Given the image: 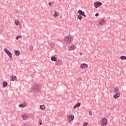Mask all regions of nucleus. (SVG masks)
<instances>
[{
	"instance_id": "f257e3e1",
	"label": "nucleus",
	"mask_w": 126,
	"mask_h": 126,
	"mask_svg": "<svg viewBox=\"0 0 126 126\" xmlns=\"http://www.w3.org/2000/svg\"><path fill=\"white\" fill-rule=\"evenodd\" d=\"M114 92L115 93L114 94H113V99H117L118 98H120L121 96V92H120V88L118 87H115L114 89Z\"/></svg>"
},
{
	"instance_id": "f03ea898",
	"label": "nucleus",
	"mask_w": 126,
	"mask_h": 126,
	"mask_svg": "<svg viewBox=\"0 0 126 126\" xmlns=\"http://www.w3.org/2000/svg\"><path fill=\"white\" fill-rule=\"evenodd\" d=\"M32 90L34 93H39L41 92V86L37 84H35L33 85Z\"/></svg>"
},
{
	"instance_id": "7ed1b4c3",
	"label": "nucleus",
	"mask_w": 126,
	"mask_h": 126,
	"mask_svg": "<svg viewBox=\"0 0 126 126\" xmlns=\"http://www.w3.org/2000/svg\"><path fill=\"white\" fill-rule=\"evenodd\" d=\"M73 40V38L71 35H67L64 37V41L66 44H70L72 40Z\"/></svg>"
},
{
	"instance_id": "20e7f679",
	"label": "nucleus",
	"mask_w": 126,
	"mask_h": 126,
	"mask_svg": "<svg viewBox=\"0 0 126 126\" xmlns=\"http://www.w3.org/2000/svg\"><path fill=\"white\" fill-rule=\"evenodd\" d=\"M101 126H107L108 125V119L106 117L102 118L100 122Z\"/></svg>"
},
{
	"instance_id": "39448f33",
	"label": "nucleus",
	"mask_w": 126,
	"mask_h": 126,
	"mask_svg": "<svg viewBox=\"0 0 126 126\" xmlns=\"http://www.w3.org/2000/svg\"><path fill=\"white\" fill-rule=\"evenodd\" d=\"M4 52L7 55L9 59H12V54L6 48L4 49Z\"/></svg>"
},
{
	"instance_id": "423d86ee",
	"label": "nucleus",
	"mask_w": 126,
	"mask_h": 126,
	"mask_svg": "<svg viewBox=\"0 0 126 126\" xmlns=\"http://www.w3.org/2000/svg\"><path fill=\"white\" fill-rule=\"evenodd\" d=\"M89 66L88 64H86V63H82L80 65V69H86Z\"/></svg>"
},
{
	"instance_id": "0eeeda50",
	"label": "nucleus",
	"mask_w": 126,
	"mask_h": 126,
	"mask_svg": "<svg viewBox=\"0 0 126 126\" xmlns=\"http://www.w3.org/2000/svg\"><path fill=\"white\" fill-rule=\"evenodd\" d=\"M67 120L68 122H72L74 120V115L72 114L68 115L67 116Z\"/></svg>"
},
{
	"instance_id": "6e6552de",
	"label": "nucleus",
	"mask_w": 126,
	"mask_h": 126,
	"mask_svg": "<svg viewBox=\"0 0 126 126\" xmlns=\"http://www.w3.org/2000/svg\"><path fill=\"white\" fill-rule=\"evenodd\" d=\"M102 4H103L102 2L96 1L94 3V7H95V8H97V7L101 6Z\"/></svg>"
},
{
	"instance_id": "1a4fd4ad",
	"label": "nucleus",
	"mask_w": 126,
	"mask_h": 126,
	"mask_svg": "<svg viewBox=\"0 0 126 126\" xmlns=\"http://www.w3.org/2000/svg\"><path fill=\"white\" fill-rule=\"evenodd\" d=\"M76 49V46L74 45H70L68 48L69 51H74V50H75Z\"/></svg>"
},
{
	"instance_id": "9d476101",
	"label": "nucleus",
	"mask_w": 126,
	"mask_h": 126,
	"mask_svg": "<svg viewBox=\"0 0 126 126\" xmlns=\"http://www.w3.org/2000/svg\"><path fill=\"white\" fill-rule=\"evenodd\" d=\"M53 15L55 18H58L59 17V12L57 11H54Z\"/></svg>"
},
{
	"instance_id": "9b49d317",
	"label": "nucleus",
	"mask_w": 126,
	"mask_h": 126,
	"mask_svg": "<svg viewBox=\"0 0 126 126\" xmlns=\"http://www.w3.org/2000/svg\"><path fill=\"white\" fill-rule=\"evenodd\" d=\"M78 13L80 15H82V16H84V17H86V15H85V13L82 11V10H79L78 11Z\"/></svg>"
},
{
	"instance_id": "f8f14e48",
	"label": "nucleus",
	"mask_w": 126,
	"mask_h": 126,
	"mask_svg": "<svg viewBox=\"0 0 126 126\" xmlns=\"http://www.w3.org/2000/svg\"><path fill=\"white\" fill-rule=\"evenodd\" d=\"M98 24L99 25H104V24H105V20L101 19L100 20H99L98 21Z\"/></svg>"
},
{
	"instance_id": "ddd939ff",
	"label": "nucleus",
	"mask_w": 126,
	"mask_h": 126,
	"mask_svg": "<svg viewBox=\"0 0 126 126\" xmlns=\"http://www.w3.org/2000/svg\"><path fill=\"white\" fill-rule=\"evenodd\" d=\"M22 117L23 120H24L25 121H26V120H27V119H28V115L27 114H23Z\"/></svg>"
},
{
	"instance_id": "4468645a",
	"label": "nucleus",
	"mask_w": 126,
	"mask_h": 126,
	"mask_svg": "<svg viewBox=\"0 0 126 126\" xmlns=\"http://www.w3.org/2000/svg\"><path fill=\"white\" fill-rule=\"evenodd\" d=\"M17 80V78L15 76H12L11 77V81H15Z\"/></svg>"
},
{
	"instance_id": "2eb2a0df",
	"label": "nucleus",
	"mask_w": 126,
	"mask_h": 126,
	"mask_svg": "<svg viewBox=\"0 0 126 126\" xmlns=\"http://www.w3.org/2000/svg\"><path fill=\"white\" fill-rule=\"evenodd\" d=\"M26 105H27L26 103H24L20 104L19 107L20 108H25V107H26Z\"/></svg>"
},
{
	"instance_id": "dca6fc26",
	"label": "nucleus",
	"mask_w": 126,
	"mask_h": 126,
	"mask_svg": "<svg viewBox=\"0 0 126 126\" xmlns=\"http://www.w3.org/2000/svg\"><path fill=\"white\" fill-rule=\"evenodd\" d=\"M120 60H121L122 61H126V56H121L120 57Z\"/></svg>"
},
{
	"instance_id": "f3484780",
	"label": "nucleus",
	"mask_w": 126,
	"mask_h": 126,
	"mask_svg": "<svg viewBox=\"0 0 126 126\" xmlns=\"http://www.w3.org/2000/svg\"><path fill=\"white\" fill-rule=\"evenodd\" d=\"M14 23L15 25H16V26H18V25H20V22H19V21H16V20L15 21Z\"/></svg>"
},
{
	"instance_id": "a211bd4d",
	"label": "nucleus",
	"mask_w": 126,
	"mask_h": 126,
	"mask_svg": "<svg viewBox=\"0 0 126 126\" xmlns=\"http://www.w3.org/2000/svg\"><path fill=\"white\" fill-rule=\"evenodd\" d=\"M79 107H80V103H78L77 104L74 106L73 108L76 109V108H78Z\"/></svg>"
},
{
	"instance_id": "6ab92c4d",
	"label": "nucleus",
	"mask_w": 126,
	"mask_h": 126,
	"mask_svg": "<svg viewBox=\"0 0 126 126\" xmlns=\"http://www.w3.org/2000/svg\"><path fill=\"white\" fill-rule=\"evenodd\" d=\"M15 55L16 56H19V55H20V51H19V50L16 51L15 52Z\"/></svg>"
},
{
	"instance_id": "aec40b11",
	"label": "nucleus",
	"mask_w": 126,
	"mask_h": 126,
	"mask_svg": "<svg viewBox=\"0 0 126 126\" xmlns=\"http://www.w3.org/2000/svg\"><path fill=\"white\" fill-rule=\"evenodd\" d=\"M51 60L52 61V62H57V58L55 57H51Z\"/></svg>"
},
{
	"instance_id": "412c9836",
	"label": "nucleus",
	"mask_w": 126,
	"mask_h": 126,
	"mask_svg": "<svg viewBox=\"0 0 126 126\" xmlns=\"http://www.w3.org/2000/svg\"><path fill=\"white\" fill-rule=\"evenodd\" d=\"M8 84L7 83V82H6V81H4L3 82V86L4 87H6V86H7Z\"/></svg>"
},
{
	"instance_id": "4be33fe9",
	"label": "nucleus",
	"mask_w": 126,
	"mask_h": 126,
	"mask_svg": "<svg viewBox=\"0 0 126 126\" xmlns=\"http://www.w3.org/2000/svg\"><path fill=\"white\" fill-rule=\"evenodd\" d=\"M40 108L41 110H45L46 107L44 105H41L40 106Z\"/></svg>"
},
{
	"instance_id": "5701e85b",
	"label": "nucleus",
	"mask_w": 126,
	"mask_h": 126,
	"mask_svg": "<svg viewBox=\"0 0 126 126\" xmlns=\"http://www.w3.org/2000/svg\"><path fill=\"white\" fill-rule=\"evenodd\" d=\"M55 43L54 42H51L50 44V46L51 48H54L55 47Z\"/></svg>"
},
{
	"instance_id": "b1692460",
	"label": "nucleus",
	"mask_w": 126,
	"mask_h": 126,
	"mask_svg": "<svg viewBox=\"0 0 126 126\" xmlns=\"http://www.w3.org/2000/svg\"><path fill=\"white\" fill-rule=\"evenodd\" d=\"M77 19L79 20H82V16L79 15L77 16Z\"/></svg>"
},
{
	"instance_id": "393cba45",
	"label": "nucleus",
	"mask_w": 126,
	"mask_h": 126,
	"mask_svg": "<svg viewBox=\"0 0 126 126\" xmlns=\"http://www.w3.org/2000/svg\"><path fill=\"white\" fill-rule=\"evenodd\" d=\"M21 38H22V35H17L16 37V40H19V39H21Z\"/></svg>"
},
{
	"instance_id": "a878e982",
	"label": "nucleus",
	"mask_w": 126,
	"mask_h": 126,
	"mask_svg": "<svg viewBox=\"0 0 126 126\" xmlns=\"http://www.w3.org/2000/svg\"><path fill=\"white\" fill-rule=\"evenodd\" d=\"M82 126H88V123L84 122Z\"/></svg>"
},
{
	"instance_id": "bb28decb",
	"label": "nucleus",
	"mask_w": 126,
	"mask_h": 126,
	"mask_svg": "<svg viewBox=\"0 0 126 126\" xmlns=\"http://www.w3.org/2000/svg\"><path fill=\"white\" fill-rule=\"evenodd\" d=\"M90 116H92L93 115V113H92V112L89 111V112Z\"/></svg>"
},
{
	"instance_id": "cd10ccee",
	"label": "nucleus",
	"mask_w": 126,
	"mask_h": 126,
	"mask_svg": "<svg viewBox=\"0 0 126 126\" xmlns=\"http://www.w3.org/2000/svg\"><path fill=\"white\" fill-rule=\"evenodd\" d=\"M95 16L97 17V16H99V13H97L95 14Z\"/></svg>"
},
{
	"instance_id": "c85d7f7f",
	"label": "nucleus",
	"mask_w": 126,
	"mask_h": 126,
	"mask_svg": "<svg viewBox=\"0 0 126 126\" xmlns=\"http://www.w3.org/2000/svg\"><path fill=\"white\" fill-rule=\"evenodd\" d=\"M49 5H52V3L49 2Z\"/></svg>"
},
{
	"instance_id": "c756f323",
	"label": "nucleus",
	"mask_w": 126,
	"mask_h": 126,
	"mask_svg": "<svg viewBox=\"0 0 126 126\" xmlns=\"http://www.w3.org/2000/svg\"><path fill=\"white\" fill-rule=\"evenodd\" d=\"M40 125H42V123H40Z\"/></svg>"
},
{
	"instance_id": "7c9ffc66",
	"label": "nucleus",
	"mask_w": 126,
	"mask_h": 126,
	"mask_svg": "<svg viewBox=\"0 0 126 126\" xmlns=\"http://www.w3.org/2000/svg\"><path fill=\"white\" fill-rule=\"evenodd\" d=\"M59 1H61V0H59Z\"/></svg>"
}]
</instances>
